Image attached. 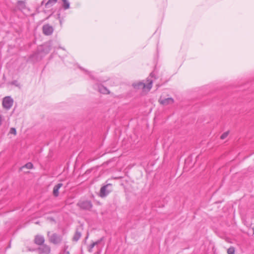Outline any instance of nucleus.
Wrapping results in <instances>:
<instances>
[{"label": "nucleus", "instance_id": "nucleus-1", "mask_svg": "<svg viewBox=\"0 0 254 254\" xmlns=\"http://www.w3.org/2000/svg\"><path fill=\"white\" fill-rule=\"evenodd\" d=\"M47 235L49 238V242L54 245L60 244L63 240V236L57 233L50 235V232H48Z\"/></svg>", "mask_w": 254, "mask_h": 254}, {"label": "nucleus", "instance_id": "nucleus-2", "mask_svg": "<svg viewBox=\"0 0 254 254\" xmlns=\"http://www.w3.org/2000/svg\"><path fill=\"white\" fill-rule=\"evenodd\" d=\"M148 83L146 84L144 82L140 81L137 83H134L132 84V86L136 89H144L145 88L149 91L152 88V80H147Z\"/></svg>", "mask_w": 254, "mask_h": 254}, {"label": "nucleus", "instance_id": "nucleus-3", "mask_svg": "<svg viewBox=\"0 0 254 254\" xmlns=\"http://www.w3.org/2000/svg\"><path fill=\"white\" fill-rule=\"evenodd\" d=\"M113 190L112 185L108 184L101 187L100 190V196L104 197L108 195Z\"/></svg>", "mask_w": 254, "mask_h": 254}, {"label": "nucleus", "instance_id": "nucleus-4", "mask_svg": "<svg viewBox=\"0 0 254 254\" xmlns=\"http://www.w3.org/2000/svg\"><path fill=\"white\" fill-rule=\"evenodd\" d=\"M13 103V100L10 97H5L3 99L2 106L4 108L8 110L12 107Z\"/></svg>", "mask_w": 254, "mask_h": 254}, {"label": "nucleus", "instance_id": "nucleus-5", "mask_svg": "<svg viewBox=\"0 0 254 254\" xmlns=\"http://www.w3.org/2000/svg\"><path fill=\"white\" fill-rule=\"evenodd\" d=\"M77 205L80 207L81 209L84 210H90L92 207V204L91 201L85 200L79 202Z\"/></svg>", "mask_w": 254, "mask_h": 254}, {"label": "nucleus", "instance_id": "nucleus-6", "mask_svg": "<svg viewBox=\"0 0 254 254\" xmlns=\"http://www.w3.org/2000/svg\"><path fill=\"white\" fill-rule=\"evenodd\" d=\"M43 33L45 35H51L54 31V29L53 27L49 24H45L42 27Z\"/></svg>", "mask_w": 254, "mask_h": 254}, {"label": "nucleus", "instance_id": "nucleus-7", "mask_svg": "<svg viewBox=\"0 0 254 254\" xmlns=\"http://www.w3.org/2000/svg\"><path fill=\"white\" fill-rule=\"evenodd\" d=\"M40 246L38 249L40 254H49L50 253L51 248L49 246L43 244Z\"/></svg>", "mask_w": 254, "mask_h": 254}, {"label": "nucleus", "instance_id": "nucleus-8", "mask_svg": "<svg viewBox=\"0 0 254 254\" xmlns=\"http://www.w3.org/2000/svg\"><path fill=\"white\" fill-rule=\"evenodd\" d=\"M34 243L37 245L41 246L44 244L45 242V239L43 236L36 235L35 237Z\"/></svg>", "mask_w": 254, "mask_h": 254}, {"label": "nucleus", "instance_id": "nucleus-9", "mask_svg": "<svg viewBox=\"0 0 254 254\" xmlns=\"http://www.w3.org/2000/svg\"><path fill=\"white\" fill-rule=\"evenodd\" d=\"M174 102V99L172 98H167L163 99H160L159 102L163 105H168L169 104H172Z\"/></svg>", "mask_w": 254, "mask_h": 254}, {"label": "nucleus", "instance_id": "nucleus-10", "mask_svg": "<svg viewBox=\"0 0 254 254\" xmlns=\"http://www.w3.org/2000/svg\"><path fill=\"white\" fill-rule=\"evenodd\" d=\"M63 186L62 183H59L55 185L53 189V195L55 197H57L59 195V190Z\"/></svg>", "mask_w": 254, "mask_h": 254}, {"label": "nucleus", "instance_id": "nucleus-11", "mask_svg": "<svg viewBox=\"0 0 254 254\" xmlns=\"http://www.w3.org/2000/svg\"><path fill=\"white\" fill-rule=\"evenodd\" d=\"M81 236V232L79 231L78 229H76V232L72 238V241L77 242Z\"/></svg>", "mask_w": 254, "mask_h": 254}, {"label": "nucleus", "instance_id": "nucleus-12", "mask_svg": "<svg viewBox=\"0 0 254 254\" xmlns=\"http://www.w3.org/2000/svg\"><path fill=\"white\" fill-rule=\"evenodd\" d=\"M58 0H49L45 4V7L48 8L53 6L57 2Z\"/></svg>", "mask_w": 254, "mask_h": 254}, {"label": "nucleus", "instance_id": "nucleus-13", "mask_svg": "<svg viewBox=\"0 0 254 254\" xmlns=\"http://www.w3.org/2000/svg\"><path fill=\"white\" fill-rule=\"evenodd\" d=\"M99 90L100 92L103 94H109L110 93L109 90L103 86H99Z\"/></svg>", "mask_w": 254, "mask_h": 254}, {"label": "nucleus", "instance_id": "nucleus-14", "mask_svg": "<svg viewBox=\"0 0 254 254\" xmlns=\"http://www.w3.org/2000/svg\"><path fill=\"white\" fill-rule=\"evenodd\" d=\"M33 167V164L31 162H28L27 163H26L25 165H24L23 166H22L21 168H20V170H22L23 169L26 168L28 169H32Z\"/></svg>", "mask_w": 254, "mask_h": 254}, {"label": "nucleus", "instance_id": "nucleus-15", "mask_svg": "<svg viewBox=\"0 0 254 254\" xmlns=\"http://www.w3.org/2000/svg\"><path fill=\"white\" fill-rule=\"evenodd\" d=\"M64 9H67L69 8V2L67 0H62Z\"/></svg>", "mask_w": 254, "mask_h": 254}, {"label": "nucleus", "instance_id": "nucleus-16", "mask_svg": "<svg viewBox=\"0 0 254 254\" xmlns=\"http://www.w3.org/2000/svg\"><path fill=\"white\" fill-rule=\"evenodd\" d=\"M104 240V237H103L101 238L99 240H97V241L95 242H93L95 246H97V248H98V246L101 243V242Z\"/></svg>", "mask_w": 254, "mask_h": 254}, {"label": "nucleus", "instance_id": "nucleus-17", "mask_svg": "<svg viewBox=\"0 0 254 254\" xmlns=\"http://www.w3.org/2000/svg\"><path fill=\"white\" fill-rule=\"evenodd\" d=\"M228 254H235V248L233 247H230L227 250Z\"/></svg>", "mask_w": 254, "mask_h": 254}, {"label": "nucleus", "instance_id": "nucleus-18", "mask_svg": "<svg viewBox=\"0 0 254 254\" xmlns=\"http://www.w3.org/2000/svg\"><path fill=\"white\" fill-rule=\"evenodd\" d=\"M94 243H92L91 244H90L88 247V251L90 253H92L93 250V248L95 247Z\"/></svg>", "mask_w": 254, "mask_h": 254}, {"label": "nucleus", "instance_id": "nucleus-19", "mask_svg": "<svg viewBox=\"0 0 254 254\" xmlns=\"http://www.w3.org/2000/svg\"><path fill=\"white\" fill-rule=\"evenodd\" d=\"M228 134H229V132L228 131H226V132H224L221 135L220 138L221 139H224L225 138H226L227 137V136L228 135Z\"/></svg>", "mask_w": 254, "mask_h": 254}, {"label": "nucleus", "instance_id": "nucleus-20", "mask_svg": "<svg viewBox=\"0 0 254 254\" xmlns=\"http://www.w3.org/2000/svg\"><path fill=\"white\" fill-rule=\"evenodd\" d=\"M18 5L20 6H21L22 7H25V2L22 0H19L18 1Z\"/></svg>", "mask_w": 254, "mask_h": 254}, {"label": "nucleus", "instance_id": "nucleus-21", "mask_svg": "<svg viewBox=\"0 0 254 254\" xmlns=\"http://www.w3.org/2000/svg\"><path fill=\"white\" fill-rule=\"evenodd\" d=\"M9 132L11 134H16V129L15 128H14V127L11 128L10 129Z\"/></svg>", "mask_w": 254, "mask_h": 254}, {"label": "nucleus", "instance_id": "nucleus-22", "mask_svg": "<svg viewBox=\"0 0 254 254\" xmlns=\"http://www.w3.org/2000/svg\"><path fill=\"white\" fill-rule=\"evenodd\" d=\"M68 248V246L67 245H65L64 246V253L66 252H68V251H67Z\"/></svg>", "mask_w": 254, "mask_h": 254}, {"label": "nucleus", "instance_id": "nucleus-23", "mask_svg": "<svg viewBox=\"0 0 254 254\" xmlns=\"http://www.w3.org/2000/svg\"><path fill=\"white\" fill-rule=\"evenodd\" d=\"M27 251H29V252H33V251H35L36 250L35 249H31L29 247H27Z\"/></svg>", "mask_w": 254, "mask_h": 254}, {"label": "nucleus", "instance_id": "nucleus-24", "mask_svg": "<svg viewBox=\"0 0 254 254\" xmlns=\"http://www.w3.org/2000/svg\"><path fill=\"white\" fill-rule=\"evenodd\" d=\"M1 116L0 115V126H1Z\"/></svg>", "mask_w": 254, "mask_h": 254}, {"label": "nucleus", "instance_id": "nucleus-25", "mask_svg": "<svg viewBox=\"0 0 254 254\" xmlns=\"http://www.w3.org/2000/svg\"><path fill=\"white\" fill-rule=\"evenodd\" d=\"M64 253H65V254H69V252H64Z\"/></svg>", "mask_w": 254, "mask_h": 254}, {"label": "nucleus", "instance_id": "nucleus-26", "mask_svg": "<svg viewBox=\"0 0 254 254\" xmlns=\"http://www.w3.org/2000/svg\"><path fill=\"white\" fill-rule=\"evenodd\" d=\"M44 1H43L41 2V4H42V5H43V4H44Z\"/></svg>", "mask_w": 254, "mask_h": 254}]
</instances>
